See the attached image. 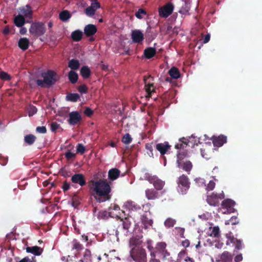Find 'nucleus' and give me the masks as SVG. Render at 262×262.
Segmentation results:
<instances>
[{
	"label": "nucleus",
	"instance_id": "obj_28",
	"mask_svg": "<svg viewBox=\"0 0 262 262\" xmlns=\"http://www.w3.org/2000/svg\"><path fill=\"white\" fill-rule=\"evenodd\" d=\"M156 53V50L154 48L149 47L144 51V55L147 59H150L154 57Z\"/></svg>",
	"mask_w": 262,
	"mask_h": 262
},
{
	"label": "nucleus",
	"instance_id": "obj_43",
	"mask_svg": "<svg viewBox=\"0 0 262 262\" xmlns=\"http://www.w3.org/2000/svg\"><path fill=\"white\" fill-rule=\"evenodd\" d=\"M190 10V6L188 3H187L186 2H185L184 3V4L182 5V7L180 10V13L183 14H186L189 12V11Z\"/></svg>",
	"mask_w": 262,
	"mask_h": 262
},
{
	"label": "nucleus",
	"instance_id": "obj_29",
	"mask_svg": "<svg viewBox=\"0 0 262 262\" xmlns=\"http://www.w3.org/2000/svg\"><path fill=\"white\" fill-rule=\"evenodd\" d=\"M14 23L16 26L21 27L25 23V18L22 15L19 14L14 17Z\"/></svg>",
	"mask_w": 262,
	"mask_h": 262
},
{
	"label": "nucleus",
	"instance_id": "obj_60",
	"mask_svg": "<svg viewBox=\"0 0 262 262\" xmlns=\"http://www.w3.org/2000/svg\"><path fill=\"white\" fill-rule=\"evenodd\" d=\"M147 244V248L148 249V250L150 252V253H151V251L154 250V247L152 246V241L151 239H148L146 242Z\"/></svg>",
	"mask_w": 262,
	"mask_h": 262
},
{
	"label": "nucleus",
	"instance_id": "obj_16",
	"mask_svg": "<svg viewBox=\"0 0 262 262\" xmlns=\"http://www.w3.org/2000/svg\"><path fill=\"white\" fill-rule=\"evenodd\" d=\"M132 39L134 43H140L142 42L144 38L142 32L139 30H133L132 32Z\"/></svg>",
	"mask_w": 262,
	"mask_h": 262
},
{
	"label": "nucleus",
	"instance_id": "obj_22",
	"mask_svg": "<svg viewBox=\"0 0 262 262\" xmlns=\"http://www.w3.org/2000/svg\"><path fill=\"white\" fill-rule=\"evenodd\" d=\"M171 146L167 142L164 143H158L156 145V149L160 152L162 156L164 155L167 151L170 148Z\"/></svg>",
	"mask_w": 262,
	"mask_h": 262
},
{
	"label": "nucleus",
	"instance_id": "obj_5",
	"mask_svg": "<svg viewBox=\"0 0 262 262\" xmlns=\"http://www.w3.org/2000/svg\"><path fill=\"white\" fill-rule=\"evenodd\" d=\"M56 73L51 70H48L47 72L42 74V77L43 80L37 79L36 80V84L41 87L43 86V84L45 83L48 86L53 85L56 81Z\"/></svg>",
	"mask_w": 262,
	"mask_h": 262
},
{
	"label": "nucleus",
	"instance_id": "obj_58",
	"mask_svg": "<svg viewBox=\"0 0 262 262\" xmlns=\"http://www.w3.org/2000/svg\"><path fill=\"white\" fill-rule=\"evenodd\" d=\"M94 113L93 111L90 107H86L84 111V114L88 117H91Z\"/></svg>",
	"mask_w": 262,
	"mask_h": 262
},
{
	"label": "nucleus",
	"instance_id": "obj_50",
	"mask_svg": "<svg viewBox=\"0 0 262 262\" xmlns=\"http://www.w3.org/2000/svg\"><path fill=\"white\" fill-rule=\"evenodd\" d=\"M142 14L146 15V12L145 10L141 8L139 9L137 12L135 13V16L137 18L139 19H141L143 18Z\"/></svg>",
	"mask_w": 262,
	"mask_h": 262
},
{
	"label": "nucleus",
	"instance_id": "obj_13",
	"mask_svg": "<svg viewBox=\"0 0 262 262\" xmlns=\"http://www.w3.org/2000/svg\"><path fill=\"white\" fill-rule=\"evenodd\" d=\"M69 116V118L68 122L71 125H75L82 120L81 116L78 111L70 112Z\"/></svg>",
	"mask_w": 262,
	"mask_h": 262
},
{
	"label": "nucleus",
	"instance_id": "obj_62",
	"mask_svg": "<svg viewBox=\"0 0 262 262\" xmlns=\"http://www.w3.org/2000/svg\"><path fill=\"white\" fill-rule=\"evenodd\" d=\"M230 222L232 225H236L238 223V221L236 216H232L231 217Z\"/></svg>",
	"mask_w": 262,
	"mask_h": 262
},
{
	"label": "nucleus",
	"instance_id": "obj_49",
	"mask_svg": "<svg viewBox=\"0 0 262 262\" xmlns=\"http://www.w3.org/2000/svg\"><path fill=\"white\" fill-rule=\"evenodd\" d=\"M220 235V228L218 226L213 227L210 234V236L213 237H219Z\"/></svg>",
	"mask_w": 262,
	"mask_h": 262
},
{
	"label": "nucleus",
	"instance_id": "obj_26",
	"mask_svg": "<svg viewBox=\"0 0 262 262\" xmlns=\"http://www.w3.org/2000/svg\"><path fill=\"white\" fill-rule=\"evenodd\" d=\"M29 43V40L27 38L23 37L18 40V46L22 50L25 51L28 49Z\"/></svg>",
	"mask_w": 262,
	"mask_h": 262
},
{
	"label": "nucleus",
	"instance_id": "obj_38",
	"mask_svg": "<svg viewBox=\"0 0 262 262\" xmlns=\"http://www.w3.org/2000/svg\"><path fill=\"white\" fill-rule=\"evenodd\" d=\"M169 75L173 79H177L180 77V73L178 68L172 67L169 71Z\"/></svg>",
	"mask_w": 262,
	"mask_h": 262
},
{
	"label": "nucleus",
	"instance_id": "obj_4",
	"mask_svg": "<svg viewBox=\"0 0 262 262\" xmlns=\"http://www.w3.org/2000/svg\"><path fill=\"white\" fill-rule=\"evenodd\" d=\"M188 157L189 155L187 150H181L177 152L176 164L179 168L182 169L189 174L192 168V164L190 161L185 160Z\"/></svg>",
	"mask_w": 262,
	"mask_h": 262
},
{
	"label": "nucleus",
	"instance_id": "obj_33",
	"mask_svg": "<svg viewBox=\"0 0 262 262\" xmlns=\"http://www.w3.org/2000/svg\"><path fill=\"white\" fill-rule=\"evenodd\" d=\"M187 145V144L186 141V139L185 138L180 139L179 140V143H178L175 144L174 147L176 149H179L178 151H180L181 150H186L184 149V148L186 147Z\"/></svg>",
	"mask_w": 262,
	"mask_h": 262
},
{
	"label": "nucleus",
	"instance_id": "obj_47",
	"mask_svg": "<svg viewBox=\"0 0 262 262\" xmlns=\"http://www.w3.org/2000/svg\"><path fill=\"white\" fill-rule=\"evenodd\" d=\"M176 223V221L172 219L168 218L164 222V225L166 227L170 228L173 227Z\"/></svg>",
	"mask_w": 262,
	"mask_h": 262
},
{
	"label": "nucleus",
	"instance_id": "obj_35",
	"mask_svg": "<svg viewBox=\"0 0 262 262\" xmlns=\"http://www.w3.org/2000/svg\"><path fill=\"white\" fill-rule=\"evenodd\" d=\"M68 78L70 82L74 84L78 80V75L76 72L71 70L69 72Z\"/></svg>",
	"mask_w": 262,
	"mask_h": 262
},
{
	"label": "nucleus",
	"instance_id": "obj_63",
	"mask_svg": "<svg viewBox=\"0 0 262 262\" xmlns=\"http://www.w3.org/2000/svg\"><path fill=\"white\" fill-rule=\"evenodd\" d=\"M243 260V256L242 254L236 255L234 258L235 262H240Z\"/></svg>",
	"mask_w": 262,
	"mask_h": 262
},
{
	"label": "nucleus",
	"instance_id": "obj_23",
	"mask_svg": "<svg viewBox=\"0 0 262 262\" xmlns=\"http://www.w3.org/2000/svg\"><path fill=\"white\" fill-rule=\"evenodd\" d=\"M26 251L28 253H31L35 255L39 256L42 253L43 249L37 246L27 247L26 248Z\"/></svg>",
	"mask_w": 262,
	"mask_h": 262
},
{
	"label": "nucleus",
	"instance_id": "obj_24",
	"mask_svg": "<svg viewBox=\"0 0 262 262\" xmlns=\"http://www.w3.org/2000/svg\"><path fill=\"white\" fill-rule=\"evenodd\" d=\"M120 174V171L116 168H113L109 170L108 172V177L111 181L116 180Z\"/></svg>",
	"mask_w": 262,
	"mask_h": 262
},
{
	"label": "nucleus",
	"instance_id": "obj_55",
	"mask_svg": "<svg viewBox=\"0 0 262 262\" xmlns=\"http://www.w3.org/2000/svg\"><path fill=\"white\" fill-rule=\"evenodd\" d=\"M60 125L56 122H52L51 124V130L53 132H56V130L59 128Z\"/></svg>",
	"mask_w": 262,
	"mask_h": 262
},
{
	"label": "nucleus",
	"instance_id": "obj_52",
	"mask_svg": "<svg viewBox=\"0 0 262 262\" xmlns=\"http://www.w3.org/2000/svg\"><path fill=\"white\" fill-rule=\"evenodd\" d=\"M37 113V108L33 105L30 106L28 111V115L30 117L32 116Z\"/></svg>",
	"mask_w": 262,
	"mask_h": 262
},
{
	"label": "nucleus",
	"instance_id": "obj_9",
	"mask_svg": "<svg viewBox=\"0 0 262 262\" xmlns=\"http://www.w3.org/2000/svg\"><path fill=\"white\" fill-rule=\"evenodd\" d=\"M144 179L152 184L154 189L158 191L162 190L165 185L164 181L159 179L157 176H151L148 173L145 174Z\"/></svg>",
	"mask_w": 262,
	"mask_h": 262
},
{
	"label": "nucleus",
	"instance_id": "obj_30",
	"mask_svg": "<svg viewBox=\"0 0 262 262\" xmlns=\"http://www.w3.org/2000/svg\"><path fill=\"white\" fill-rule=\"evenodd\" d=\"M80 75L84 79L89 78L91 74L90 68L88 66H83L80 69Z\"/></svg>",
	"mask_w": 262,
	"mask_h": 262
},
{
	"label": "nucleus",
	"instance_id": "obj_2",
	"mask_svg": "<svg viewBox=\"0 0 262 262\" xmlns=\"http://www.w3.org/2000/svg\"><path fill=\"white\" fill-rule=\"evenodd\" d=\"M142 236H133L129 239L130 255L135 262H147L146 253L143 248Z\"/></svg>",
	"mask_w": 262,
	"mask_h": 262
},
{
	"label": "nucleus",
	"instance_id": "obj_10",
	"mask_svg": "<svg viewBox=\"0 0 262 262\" xmlns=\"http://www.w3.org/2000/svg\"><path fill=\"white\" fill-rule=\"evenodd\" d=\"M173 9L174 7L172 4L167 3L163 6L159 8V16L162 18H167L172 14Z\"/></svg>",
	"mask_w": 262,
	"mask_h": 262
},
{
	"label": "nucleus",
	"instance_id": "obj_45",
	"mask_svg": "<svg viewBox=\"0 0 262 262\" xmlns=\"http://www.w3.org/2000/svg\"><path fill=\"white\" fill-rule=\"evenodd\" d=\"M0 79L4 81H9L11 79V76L4 71L0 72Z\"/></svg>",
	"mask_w": 262,
	"mask_h": 262
},
{
	"label": "nucleus",
	"instance_id": "obj_40",
	"mask_svg": "<svg viewBox=\"0 0 262 262\" xmlns=\"http://www.w3.org/2000/svg\"><path fill=\"white\" fill-rule=\"evenodd\" d=\"M36 139V137L32 134L27 135L24 138L25 142L28 145H32Z\"/></svg>",
	"mask_w": 262,
	"mask_h": 262
},
{
	"label": "nucleus",
	"instance_id": "obj_25",
	"mask_svg": "<svg viewBox=\"0 0 262 262\" xmlns=\"http://www.w3.org/2000/svg\"><path fill=\"white\" fill-rule=\"evenodd\" d=\"M125 206L130 211H139L141 210L140 206L134 202L128 201L125 204Z\"/></svg>",
	"mask_w": 262,
	"mask_h": 262
},
{
	"label": "nucleus",
	"instance_id": "obj_7",
	"mask_svg": "<svg viewBox=\"0 0 262 262\" xmlns=\"http://www.w3.org/2000/svg\"><path fill=\"white\" fill-rule=\"evenodd\" d=\"M154 77L151 75H145L143 77L144 89L146 93L145 97L149 99L152 96V94L155 92V86L154 83Z\"/></svg>",
	"mask_w": 262,
	"mask_h": 262
},
{
	"label": "nucleus",
	"instance_id": "obj_57",
	"mask_svg": "<svg viewBox=\"0 0 262 262\" xmlns=\"http://www.w3.org/2000/svg\"><path fill=\"white\" fill-rule=\"evenodd\" d=\"M36 131L40 134H45L47 133V129L45 126H38L36 128Z\"/></svg>",
	"mask_w": 262,
	"mask_h": 262
},
{
	"label": "nucleus",
	"instance_id": "obj_3",
	"mask_svg": "<svg viewBox=\"0 0 262 262\" xmlns=\"http://www.w3.org/2000/svg\"><path fill=\"white\" fill-rule=\"evenodd\" d=\"M166 244L165 242H159L156 245L154 250L150 253L149 262H160L161 259H165L169 255L166 249Z\"/></svg>",
	"mask_w": 262,
	"mask_h": 262
},
{
	"label": "nucleus",
	"instance_id": "obj_44",
	"mask_svg": "<svg viewBox=\"0 0 262 262\" xmlns=\"http://www.w3.org/2000/svg\"><path fill=\"white\" fill-rule=\"evenodd\" d=\"M132 141V138L128 133L125 134L122 139V142L125 144H129Z\"/></svg>",
	"mask_w": 262,
	"mask_h": 262
},
{
	"label": "nucleus",
	"instance_id": "obj_41",
	"mask_svg": "<svg viewBox=\"0 0 262 262\" xmlns=\"http://www.w3.org/2000/svg\"><path fill=\"white\" fill-rule=\"evenodd\" d=\"M80 200L79 196L76 193L74 194L72 198V206L77 208L80 203Z\"/></svg>",
	"mask_w": 262,
	"mask_h": 262
},
{
	"label": "nucleus",
	"instance_id": "obj_32",
	"mask_svg": "<svg viewBox=\"0 0 262 262\" xmlns=\"http://www.w3.org/2000/svg\"><path fill=\"white\" fill-rule=\"evenodd\" d=\"M72 16L71 14L68 10H63L62 11L59 15V17L60 20L62 21L66 22L68 20H69Z\"/></svg>",
	"mask_w": 262,
	"mask_h": 262
},
{
	"label": "nucleus",
	"instance_id": "obj_31",
	"mask_svg": "<svg viewBox=\"0 0 262 262\" xmlns=\"http://www.w3.org/2000/svg\"><path fill=\"white\" fill-rule=\"evenodd\" d=\"M221 260L222 262H232V255L228 251H224L221 255Z\"/></svg>",
	"mask_w": 262,
	"mask_h": 262
},
{
	"label": "nucleus",
	"instance_id": "obj_37",
	"mask_svg": "<svg viewBox=\"0 0 262 262\" xmlns=\"http://www.w3.org/2000/svg\"><path fill=\"white\" fill-rule=\"evenodd\" d=\"M92 256L91 255V252L90 250L89 249H86L85 250L84 253L83 254V258L80 260L81 262H92Z\"/></svg>",
	"mask_w": 262,
	"mask_h": 262
},
{
	"label": "nucleus",
	"instance_id": "obj_64",
	"mask_svg": "<svg viewBox=\"0 0 262 262\" xmlns=\"http://www.w3.org/2000/svg\"><path fill=\"white\" fill-rule=\"evenodd\" d=\"M190 243L188 239H185L182 242V245L184 247H188L189 246Z\"/></svg>",
	"mask_w": 262,
	"mask_h": 262
},
{
	"label": "nucleus",
	"instance_id": "obj_61",
	"mask_svg": "<svg viewBox=\"0 0 262 262\" xmlns=\"http://www.w3.org/2000/svg\"><path fill=\"white\" fill-rule=\"evenodd\" d=\"M91 6L96 11L97 9L100 7V3L95 1L91 4Z\"/></svg>",
	"mask_w": 262,
	"mask_h": 262
},
{
	"label": "nucleus",
	"instance_id": "obj_15",
	"mask_svg": "<svg viewBox=\"0 0 262 262\" xmlns=\"http://www.w3.org/2000/svg\"><path fill=\"white\" fill-rule=\"evenodd\" d=\"M71 181L72 183L79 184L82 187L86 184V179L82 173H75L72 176Z\"/></svg>",
	"mask_w": 262,
	"mask_h": 262
},
{
	"label": "nucleus",
	"instance_id": "obj_20",
	"mask_svg": "<svg viewBox=\"0 0 262 262\" xmlns=\"http://www.w3.org/2000/svg\"><path fill=\"white\" fill-rule=\"evenodd\" d=\"M97 31L95 25L89 24L85 26L84 28V33L86 36H92L94 35Z\"/></svg>",
	"mask_w": 262,
	"mask_h": 262
},
{
	"label": "nucleus",
	"instance_id": "obj_36",
	"mask_svg": "<svg viewBox=\"0 0 262 262\" xmlns=\"http://www.w3.org/2000/svg\"><path fill=\"white\" fill-rule=\"evenodd\" d=\"M82 32L80 30H76L72 33L71 37L75 41H80L82 37Z\"/></svg>",
	"mask_w": 262,
	"mask_h": 262
},
{
	"label": "nucleus",
	"instance_id": "obj_18",
	"mask_svg": "<svg viewBox=\"0 0 262 262\" xmlns=\"http://www.w3.org/2000/svg\"><path fill=\"white\" fill-rule=\"evenodd\" d=\"M19 12L24 17L31 18L32 16V10L30 5H27L25 7L19 8Z\"/></svg>",
	"mask_w": 262,
	"mask_h": 262
},
{
	"label": "nucleus",
	"instance_id": "obj_42",
	"mask_svg": "<svg viewBox=\"0 0 262 262\" xmlns=\"http://www.w3.org/2000/svg\"><path fill=\"white\" fill-rule=\"evenodd\" d=\"M72 249H75L77 251H79L83 249V246L77 240L74 239L72 241Z\"/></svg>",
	"mask_w": 262,
	"mask_h": 262
},
{
	"label": "nucleus",
	"instance_id": "obj_21",
	"mask_svg": "<svg viewBox=\"0 0 262 262\" xmlns=\"http://www.w3.org/2000/svg\"><path fill=\"white\" fill-rule=\"evenodd\" d=\"M230 243L233 244L237 250H240L242 247V241L235 238L233 236L228 237L226 242V245H229Z\"/></svg>",
	"mask_w": 262,
	"mask_h": 262
},
{
	"label": "nucleus",
	"instance_id": "obj_11",
	"mask_svg": "<svg viewBox=\"0 0 262 262\" xmlns=\"http://www.w3.org/2000/svg\"><path fill=\"white\" fill-rule=\"evenodd\" d=\"M131 226L130 222L129 220L125 218L123 221L121 226H119L116 232V235H118L119 233L124 236H127L129 232V229Z\"/></svg>",
	"mask_w": 262,
	"mask_h": 262
},
{
	"label": "nucleus",
	"instance_id": "obj_56",
	"mask_svg": "<svg viewBox=\"0 0 262 262\" xmlns=\"http://www.w3.org/2000/svg\"><path fill=\"white\" fill-rule=\"evenodd\" d=\"M70 188V184L67 181L63 182V184L62 186V189L63 191L65 192L68 191Z\"/></svg>",
	"mask_w": 262,
	"mask_h": 262
},
{
	"label": "nucleus",
	"instance_id": "obj_59",
	"mask_svg": "<svg viewBox=\"0 0 262 262\" xmlns=\"http://www.w3.org/2000/svg\"><path fill=\"white\" fill-rule=\"evenodd\" d=\"M65 157L68 159L70 160L72 158H74L76 156L75 154L71 152L70 150H68L64 154Z\"/></svg>",
	"mask_w": 262,
	"mask_h": 262
},
{
	"label": "nucleus",
	"instance_id": "obj_53",
	"mask_svg": "<svg viewBox=\"0 0 262 262\" xmlns=\"http://www.w3.org/2000/svg\"><path fill=\"white\" fill-rule=\"evenodd\" d=\"M78 90L81 94H86L88 92V88L86 85L82 84L78 88Z\"/></svg>",
	"mask_w": 262,
	"mask_h": 262
},
{
	"label": "nucleus",
	"instance_id": "obj_34",
	"mask_svg": "<svg viewBox=\"0 0 262 262\" xmlns=\"http://www.w3.org/2000/svg\"><path fill=\"white\" fill-rule=\"evenodd\" d=\"M80 98V96L77 93H68L66 99L68 101L77 102Z\"/></svg>",
	"mask_w": 262,
	"mask_h": 262
},
{
	"label": "nucleus",
	"instance_id": "obj_12",
	"mask_svg": "<svg viewBox=\"0 0 262 262\" xmlns=\"http://www.w3.org/2000/svg\"><path fill=\"white\" fill-rule=\"evenodd\" d=\"M235 203L233 201L230 199L224 200L222 203V206L225 210L223 212L224 214H229L234 212V206Z\"/></svg>",
	"mask_w": 262,
	"mask_h": 262
},
{
	"label": "nucleus",
	"instance_id": "obj_8",
	"mask_svg": "<svg viewBox=\"0 0 262 262\" xmlns=\"http://www.w3.org/2000/svg\"><path fill=\"white\" fill-rule=\"evenodd\" d=\"M177 184L178 191L182 194H186L190 185L188 177L184 174L180 176L178 178Z\"/></svg>",
	"mask_w": 262,
	"mask_h": 262
},
{
	"label": "nucleus",
	"instance_id": "obj_27",
	"mask_svg": "<svg viewBox=\"0 0 262 262\" xmlns=\"http://www.w3.org/2000/svg\"><path fill=\"white\" fill-rule=\"evenodd\" d=\"M178 260L179 262H194L192 258H190L187 255L184 251H181L179 253Z\"/></svg>",
	"mask_w": 262,
	"mask_h": 262
},
{
	"label": "nucleus",
	"instance_id": "obj_14",
	"mask_svg": "<svg viewBox=\"0 0 262 262\" xmlns=\"http://www.w3.org/2000/svg\"><path fill=\"white\" fill-rule=\"evenodd\" d=\"M224 198V194H214L212 193L211 195H209L207 198V203L211 206H216L220 203V200Z\"/></svg>",
	"mask_w": 262,
	"mask_h": 262
},
{
	"label": "nucleus",
	"instance_id": "obj_54",
	"mask_svg": "<svg viewBox=\"0 0 262 262\" xmlns=\"http://www.w3.org/2000/svg\"><path fill=\"white\" fill-rule=\"evenodd\" d=\"M215 183L213 180H211L209 181V183L207 184L206 187V190L207 191L212 190L215 187Z\"/></svg>",
	"mask_w": 262,
	"mask_h": 262
},
{
	"label": "nucleus",
	"instance_id": "obj_39",
	"mask_svg": "<svg viewBox=\"0 0 262 262\" xmlns=\"http://www.w3.org/2000/svg\"><path fill=\"white\" fill-rule=\"evenodd\" d=\"M80 63L78 60L72 59L68 64V67L73 71L78 70L79 68Z\"/></svg>",
	"mask_w": 262,
	"mask_h": 262
},
{
	"label": "nucleus",
	"instance_id": "obj_48",
	"mask_svg": "<svg viewBox=\"0 0 262 262\" xmlns=\"http://www.w3.org/2000/svg\"><path fill=\"white\" fill-rule=\"evenodd\" d=\"M77 152L82 155L85 151V147L81 143H78L76 147Z\"/></svg>",
	"mask_w": 262,
	"mask_h": 262
},
{
	"label": "nucleus",
	"instance_id": "obj_46",
	"mask_svg": "<svg viewBox=\"0 0 262 262\" xmlns=\"http://www.w3.org/2000/svg\"><path fill=\"white\" fill-rule=\"evenodd\" d=\"M142 222L144 225L145 228H147L148 226H151L153 222L151 220L148 219L147 217L143 216Z\"/></svg>",
	"mask_w": 262,
	"mask_h": 262
},
{
	"label": "nucleus",
	"instance_id": "obj_6",
	"mask_svg": "<svg viewBox=\"0 0 262 262\" xmlns=\"http://www.w3.org/2000/svg\"><path fill=\"white\" fill-rule=\"evenodd\" d=\"M46 32L45 24L40 21H34L32 23L29 28V33L35 37L43 35Z\"/></svg>",
	"mask_w": 262,
	"mask_h": 262
},
{
	"label": "nucleus",
	"instance_id": "obj_51",
	"mask_svg": "<svg viewBox=\"0 0 262 262\" xmlns=\"http://www.w3.org/2000/svg\"><path fill=\"white\" fill-rule=\"evenodd\" d=\"M95 10L91 7H88L85 9V14L89 16H92L95 14Z\"/></svg>",
	"mask_w": 262,
	"mask_h": 262
},
{
	"label": "nucleus",
	"instance_id": "obj_1",
	"mask_svg": "<svg viewBox=\"0 0 262 262\" xmlns=\"http://www.w3.org/2000/svg\"><path fill=\"white\" fill-rule=\"evenodd\" d=\"M92 195L99 203L104 202L111 199V187L107 180H92L89 185Z\"/></svg>",
	"mask_w": 262,
	"mask_h": 262
},
{
	"label": "nucleus",
	"instance_id": "obj_17",
	"mask_svg": "<svg viewBox=\"0 0 262 262\" xmlns=\"http://www.w3.org/2000/svg\"><path fill=\"white\" fill-rule=\"evenodd\" d=\"M145 196L149 200H154L159 197V193L154 188H148L145 190Z\"/></svg>",
	"mask_w": 262,
	"mask_h": 262
},
{
	"label": "nucleus",
	"instance_id": "obj_19",
	"mask_svg": "<svg viewBox=\"0 0 262 262\" xmlns=\"http://www.w3.org/2000/svg\"><path fill=\"white\" fill-rule=\"evenodd\" d=\"M212 142L214 146L221 147L227 142V137L224 135H220L213 137Z\"/></svg>",
	"mask_w": 262,
	"mask_h": 262
}]
</instances>
